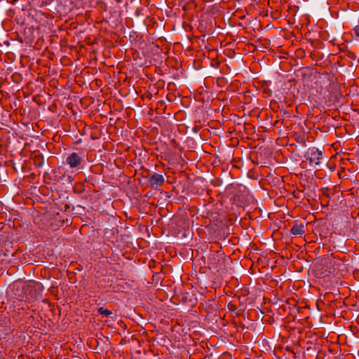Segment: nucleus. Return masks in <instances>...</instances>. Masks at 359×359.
I'll list each match as a JSON object with an SVG mask.
<instances>
[{
	"label": "nucleus",
	"mask_w": 359,
	"mask_h": 359,
	"mask_svg": "<svg viewBox=\"0 0 359 359\" xmlns=\"http://www.w3.org/2000/svg\"><path fill=\"white\" fill-rule=\"evenodd\" d=\"M97 313L100 315H104L106 317H109L112 314L111 311H109L103 306L98 308Z\"/></svg>",
	"instance_id": "nucleus-6"
},
{
	"label": "nucleus",
	"mask_w": 359,
	"mask_h": 359,
	"mask_svg": "<svg viewBox=\"0 0 359 359\" xmlns=\"http://www.w3.org/2000/svg\"><path fill=\"white\" fill-rule=\"evenodd\" d=\"M13 77L14 80H15V78H19L20 75H13Z\"/></svg>",
	"instance_id": "nucleus-9"
},
{
	"label": "nucleus",
	"mask_w": 359,
	"mask_h": 359,
	"mask_svg": "<svg viewBox=\"0 0 359 359\" xmlns=\"http://www.w3.org/2000/svg\"><path fill=\"white\" fill-rule=\"evenodd\" d=\"M164 181V177L162 175L154 172L150 176L149 183L151 187L157 188L162 186Z\"/></svg>",
	"instance_id": "nucleus-3"
},
{
	"label": "nucleus",
	"mask_w": 359,
	"mask_h": 359,
	"mask_svg": "<svg viewBox=\"0 0 359 359\" xmlns=\"http://www.w3.org/2000/svg\"><path fill=\"white\" fill-rule=\"evenodd\" d=\"M305 157L311 163L319 165L321 163L320 161L323 158V152L319 149L313 147L308 150Z\"/></svg>",
	"instance_id": "nucleus-1"
},
{
	"label": "nucleus",
	"mask_w": 359,
	"mask_h": 359,
	"mask_svg": "<svg viewBox=\"0 0 359 359\" xmlns=\"http://www.w3.org/2000/svg\"><path fill=\"white\" fill-rule=\"evenodd\" d=\"M34 165L38 168L43 166L44 163V158L41 154H34L33 157Z\"/></svg>",
	"instance_id": "nucleus-5"
},
{
	"label": "nucleus",
	"mask_w": 359,
	"mask_h": 359,
	"mask_svg": "<svg viewBox=\"0 0 359 359\" xmlns=\"http://www.w3.org/2000/svg\"><path fill=\"white\" fill-rule=\"evenodd\" d=\"M346 55L351 60H355L356 58L355 54L351 50H347Z\"/></svg>",
	"instance_id": "nucleus-7"
},
{
	"label": "nucleus",
	"mask_w": 359,
	"mask_h": 359,
	"mask_svg": "<svg viewBox=\"0 0 359 359\" xmlns=\"http://www.w3.org/2000/svg\"><path fill=\"white\" fill-rule=\"evenodd\" d=\"M290 233L294 236H302L305 233L304 224L303 223L299 224L295 222L290 229Z\"/></svg>",
	"instance_id": "nucleus-4"
},
{
	"label": "nucleus",
	"mask_w": 359,
	"mask_h": 359,
	"mask_svg": "<svg viewBox=\"0 0 359 359\" xmlns=\"http://www.w3.org/2000/svg\"><path fill=\"white\" fill-rule=\"evenodd\" d=\"M83 159L80 154L73 152L66 158V163L69 166L70 168H77L83 162Z\"/></svg>",
	"instance_id": "nucleus-2"
},
{
	"label": "nucleus",
	"mask_w": 359,
	"mask_h": 359,
	"mask_svg": "<svg viewBox=\"0 0 359 359\" xmlns=\"http://www.w3.org/2000/svg\"><path fill=\"white\" fill-rule=\"evenodd\" d=\"M353 32H354L355 35L357 37H359V25H357V26H355V27L353 28Z\"/></svg>",
	"instance_id": "nucleus-8"
}]
</instances>
